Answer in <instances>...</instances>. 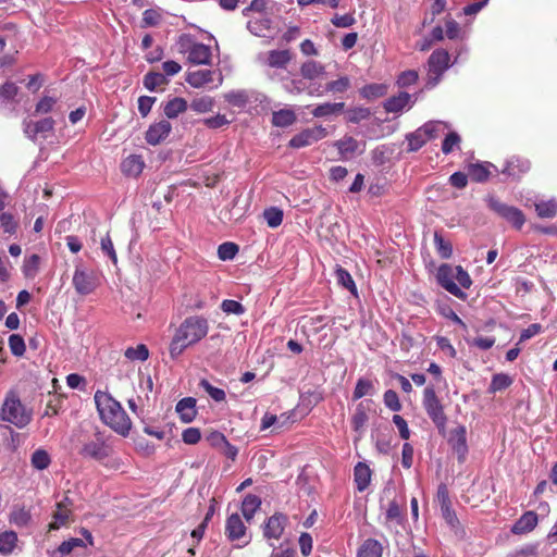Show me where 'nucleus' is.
<instances>
[{"instance_id":"nucleus-1","label":"nucleus","mask_w":557,"mask_h":557,"mask_svg":"<svg viewBox=\"0 0 557 557\" xmlns=\"http://www.w3.org/2000/svg\"><path fill=\"white\" fill-rule=\"evenodd\" d=\"M209 332V322L202 315L187 317L176 329L170 344V356L172 359L178 358L184 350L207 336Z\"/></svg>"},{"instance_id":"nucleus-2","label":"nucleus","mask_w":557,"mask_h":557,"mask_svg":"<svg viewBox=\"0 0 557 557\" xmlns=\"http://www.w3.org/2000/svg\"><path fill=\"white\" fill-rule=\"evenodd\" d=\"M101 421L122 436L128 435L132 422L122 405L109 392L97 391L94 395Z\"/></svg>"},{"instance_id":"nucleus-3","label":"nucleus","mask_w":557,"mask_h":557,"mask_svg":"<svg viewBox=\"0 0 557 557\" xmlns=\"http://www.w3.org/2000/svg\"><path fill=\"white\" fill-rule=\"evenodd\" d=\"M0 420L23 429L32 421V411L22 404L15 392H9L0 409Z\"/></svg>"},{"instance_id":"nucleus-4","label":"nucleus","mask_w":557,"mask_h":557,"mask_svg":"<svg viewBox=\"0 0 557 557\" xmlns=\"http://www.w3.org/2000/svg\"><path fill=\"white\" fill-rule=\"evenodd\" d=\"M450 55L445 49H435L428 60V79L425 87L434 88L442 79L444 73L453 65Z\"/></svg>"},{"instance_id":"nucleus-5","label":"nucleus","mask_w":557,"mask_h":557,"mask_svg":"<svg viewBox=\"0 0 557 557\" xmlns=\"http://www.w3.org/2000/svg\"><path fill=\"white\" fill-rule=\"evenodd\" d=\"M422 406L437 430L441 433L444 432L447 424V417L444 411V406L437 397L433 385H429L424 388Z\"/></svg>"},{"instance_id":"nucleus-6","label":"nucleus","mask_w":557,"mask_h":557,"mask_svg":"<svg viewBox=\"0 0 557 557\" xmlns=\"http://www.w3.org/2000/svg\"><path fill=\"white\" fill-rule=\"evenodd\" d=\"M72 284L78 295H89L100 285V274L92 269L78 264L75 267Z\"/></svg>"},{"instance_id":"nucleus-7","label":"nucleus","mask_w":557,"mask_h":557,"mask_svg":"<svg viewBox=\"0 0 557 557\" xmlns=\"http://www.w3.org/2000/svg\"><path fill=\"white\" fill-rule=\"evenodd\" d=\"M487 206L517 230H520L525 223L524 213L517 207L504 203L495 197L487 199Z\"/></svg>"},{"instance_id":"nucleus-8","label":"nucleus","mask_w":557,"mask_h":557,"mask_svg":"<svg viewBox=\"0 0 557 557\" xmlns=\"http://www.w3.org/2000/svg\"><path fill=\"white\" fill-rule=\"evenodd\" d=\"M82 535L85 537V541L77 537L63 541L59 547L50 554L51 557H64L70 554H72L73 557H85V553H79L78 550H85L87 544L92 545L94 537L91 533L86 529H82Z\"/></svg>"},{"instance_id":"nucleus-9","label":"nucleus","mask_w":557,"mask_h":557,"mask_svg":"<svg viewBox=\"0 0 557 557\" xmlns=\"http://www.w3.org/2000/svg\"><path fill=\"white\" fill-rule=\"evenodd\" d=\"M329 135V132L322 125H315L313 127H308L302 129L301 132L294 135L288 146L294 149H300L308 146H311L314 143H318L321 139H324Z\"/></svg>"},{"instance_id":"nucleus-10","label":"nucleus","mask_w":557,"mask_h":557,"mask_svg":"<svg viewBox=\"0 0 557 557\" xmlns=\"http://www.w3.org/2000/svg\"><path fill=\"white\" fill-rule=\"evenodd\" d=\"M456 270L448 263L438 267L436 281L441 287L459 299H466L467 294L455 283Z\"/></svg>"},{"instance_id":"nucleus-11","label":"nucleus","mask_w":557,"mask_h":557,"mask_svg":"<svg viewBox=\"0 0 557 557\" xmlns=\"http://www.w3.org/2000/svg\"><path fill=\"white\" fill-rule=\"evenodd\" d=\"M216 77L215 88L223 84V75L220 71L212 70H197L189 71L186 74L185 81L194 88H203L210 83L214 82Z\"/></svg>"},{"instance_id":"nucleus-12","label":"nucleus","mask_w":557,"mask_h":557,"mask_svg":"<svg viewBox=\"0 0 557 557\" xmlns=\"http://www.w3.org/2000/svg\"><path fill=\"white\" fill-rule=\"evenodd\" d=\"M111 453L110 446L104 442L99 434L95 438L86 442L79 450V454L85 458L95 460H103L109 457Z\"/></svg>"},{"instance_id":"nucleus-13","label":"nucleus","mask_w":557,"mask_h":557,"mask_svg":"<svg viewBox=\"0 0 557 557\" xmlns=\"http://www.w3.org/2000/svg\"><path fill=\"white\" fill-rule=\"evenodd\" d=\"M448 444L457 455L458 461L463 462L468 454L467 430L463 425H458L451 430Z\"/></svg>"},{"instance_id":"nucleus-14","label":"nucleus","mask_w":557,"mask_h":557,"mask_svg":"<svg viewBox=\"0 0 557 557\" xmlns=\"http://www.w3.org/2000/svg\"><path fill=\"white\" fill-rule=\"evenodd\" d=\"M288 523V517L282 512H276L271 516L264 523L263 536L268 540H278L286 525Z\"/></svg>"},{"instance_id":"nucleus-15","label":"nucleus","mask_w":557,"mask_h":557,"mask_svg":"<svg viewBox=\"0 0 557 557\" xmlns=\"http://www.w3.org/2000/svg\"><path fill=\"white\" fill-rule=\"evenodd\" d=\"M230 106L244 109L248 103L257 101V92L252 89H232L223 95Z\"/></svg>"},{"instance_id":"nucleus-16","label":"nucleus","mask_w":557,"mask_h":557,"mask_svg":"<svg viewBox=\"0 0 557 557\" xmlns=\"http://www.w3.org/2000/svg\"><path fill=\"white\" fill-rule=\"evenodd\" d=\"M292 57L288 50H271L268 53H260L258 61L269 67L285 69Z\"/></svg>"},{"instance_id":"nucleus-17","label":"nucleus","mask_w":557,"mask_h":557,"mask_svg":"<svg viewBox=\"0 0 557 557\" xmlns=\"http://www.w3.org/2000/svg\"><path fill=\"white\" fill-rule=\"evenodd\" d=\"M172 125L166 120L151 124L146 132L145 139L149 145L156 146L163 141L171 133Z\"/></svg>"},{"instance_id":"nucleus-18","label":"nucleus","mask_w":557,"mask_h":557,"mask_svg":"<svg viewBox=\"0 0 557 557\" xmlns=\"http://www.w3.org/2000/svg\"><path fill=\"white\" fill-rule=\"evenodd\" d=\"M470 178L476 183H484L495 172H498L496 165L491 162H475L467 166Z\"/></svg>"},{"instance_id":"nucleus-19","label":"nucleus","mask_w":557,"mask_h":557,"mask_svg":"<svg viewBox=\"0 0 557 557\" xmlns=\"http://www.w3.org/2000/svg\"><path fill=\"white\" fill-rule=\"evenodd\" d=\"M248 30L257 37H272V20L267 15L251 17L247 22Z\"/></svg>"},{"instance_id":"nucleus-20","label":"nucleus","mask_w":557,"mask_h":557,"mask_svg":"<svg viewBox=\"0 0 557 557\" xmlns=\"http://www.w3.org/2000/svg\"><path fill=\"white\" fill-rule=\"evenodd\" d=\"M530 161L520 157H511L506 161L502 173L511 178H519L530 170Z\"/></svg>"},{"instance_id":"nucleus-21","label":"nucleus","mask_w":557,"mask_h":557,"mask_svg":"<svg viewBox=\"0 0 557 557\" xmlns=\"http://www.w3.org/2000/svg\"><path fill=\"white\" fill-rule=\"evenodd\" d=\"M413 103L414 100H412L411 95L405 91H400L398 95L386 99L383 107L384 110L388 113H399L405 108H411Z\"/></svg>"},{"instance_id":"nucleus-22","label":"nucleus","mask_w":557,"mask_h":557,"mask_svg":"<svg viewBox=\"0 0 557 557\" xmlns=\"http://www.w3.org/2000/svg\"><path fill=\"white\" fill-rule=\"evenodd\" d=\"M211 57V48L200 42L193 45L188 53L189 62L197 65L210 64Z\"/></svg>"},{"instance_id":"nucleus-23","label":"nucleus","mask_w":557,"mask_h":557,"mask_svg":"<svg viewBox=\"0 0 557 557\" xmlns=\"http://www.w3.org/2000/svg\"><path fill=\"white\" fill-rule=\"evenodd\" d=\"M225 533L231 541L240 540L246 534V525L238 513H232L225 525Z\"/></svg>"},{"instance_id":"nucleus-24","label":"nucleus","mask_w":557,"mask_h":557,"mask_svg":"<svg viewBox=\"0 0 557 557\" xmlns=\"http://www.w3.org/2000/svg\"><path fill=\"white\" fill-rule=\"evenodd\" d=\"M372 470L366 462H357L354 467V482L359 492L368 488L371 482Z\"/></svg>"},{"instance_id":"nucleus-25","label":"nucleus","mask_w":557,"mask_h":557,"mask_svg":"<svg viewBox=\"0 0 557 557\" xmlns=\"http://www.w3.org/2000/svg\"><path fill=\"white\" fill-rule=\"evenodd\" d=\"M176 412L184 423H190L196 414V399L194 397H185L176 404Z\"/></svg>"},{"instance_id":"nucleus-26","label":"nucleus","mask_w":557,"mask_h":557,"mask_svg":"<svg viewBox=\"0 0 557 557\" xmlns=\"http://www.w3.org/2000/svg\"><path fill=\"white\" fill-rule=\"evenodd\" d=\"M537 515L534 511L524 512L512 525L513 534H524L531 532L537 524Z\"/></svg>"},{"instance_id":"nucleus-27","label":"nucleus","mask_w":557,"mask_h":557,"mask_svg":"<svg viewBox=\"0 0 557 557\" xmlns=\"http://www.w3.org/2000/svg\"><path fill=\"white\" fill-rule=\"evenodd\" d=\"M121 168L125 175L136 177L143 172L145 163L140 156L131 154L123 160Z\"/></svg>"},{"instance_id":"nucleus-28","label":"nucleus","mask_w":557,"mask_h":557,"mask_svg":"<svg viewBox=\"0 0 557 557\" xmlns=\"http://www.w3.org/2000/svg\"><path fill=\"white\" fill-rule=\"evenodd\" d=\"M345 103L344 102H324L321 104H318L312 110V115L314 117H330L333 115H338L344 111Z\"/></svg>"},{"instance_id":"nucleus-29","label":"nucleus","mask_w":557,"mask_h":557,"mask_svg":"<svg viewBox=\"0 0 557 557\" xmlns=\"http://www.w3.org/2000/svg\"><path fill=\"white\" fill-rule=\"evenodd\" d=\"M535 212L541 219H554L557 215V199L539 200L534 202Z\"/></svg>"},{"instance_id":"nucleus-30","label":"nucleus","mask_w":557,"mask_h":557,"mask_svg":"<svg viewBox=\"0 0 557 557\" xmlns=\"http://www.w3.org/2000/svg\"><path fill=\"white\" fill-rule=\"evenodd\" d=\"M334 146L337 148L341 157L347 159L357 152L359 143L351 136H344L342 139L336 140Z\"/></svg>"},{"instance_id":"nucleus-31","label":"nucleus","mask_w":557,"mask_h":557,"mask_svg":"<svg viewBox=\"0 0 557 557\" xmlns=\"http://www.w3.org/2000/svg\"><path fill=\"white\" fill-rule=\"evenodd\" d=\"M376 388L374 382L367 377L358 379L355 389L352 392V400H358L366 396H374Z\"/></svg>"},{"instance_id":"nucleus-32","label":"nucleus","mask_w":557,"mask_h":557,"mask_svg":"<svg viewBox=\"0 0 557 557\" xmlns=\"http://www.w3.org/2000/svg\"><path fill=\"white\" fill-rule=\"evenodd\" d=\"M187 108L188 104L184 98L175 97L164 104L163 112L168 119H175L181 113L185 112Z\"/></svg>"},{"instance_id":"nucleus-33","label":"nucleus","mask_w":557,"mask_h":557,"mask_svg":"<svg viewBox=\"0 0 557 557\" xmlns=\"http://www.w3.org/2000/svg\"><path fill=\"white\" fill-rule=\"evenodd\" d=\"M324 72V65L313 60L306 61L300 67L302 78L309 81L320 77Z\"/></svg>"},{"instance_id":"nucleus-34","label":"nucleus","mask_w":557,"mask_h":557,"mask_svg":"<svg viewBox=\"0 0 557 557\" xmlns=\"http://www.w3.org/2000/svg\"><path fill=\"white\" fill-rule=\"evenodd\" d=\"M387 90H388V86L386 84L373 83V84H368V85L363 86L359 90V92L362 98H364L367 100H374V99L385 96L387 94Z\"/></svg>"},{"instance_id":"nucleus-35","label":"nucleus","mask_w":557,"mask_h":557,"mask_svg":"<svg viewBox=\"0 0 557 557\" xmlns=\"http://www.w3.org/2000/svg\"><path fill=\"white\" fill-rule=\"evenodd\" d=\"M261 506V499L257 495L248 494L242 503V513L247 521H250Z\"/></svg>"},{"instance_id":"nucleus-36","label":"nucleus","mask_w":557,"mask_h":557,"mask_svg":"<svg viewBox=\"0 0 557 557\" xmlns=\"http://www.w3.org/2000/svg\"><path fill=\"white\" fill-rule=\"evenodd\" d=\"M382 545L374 539H368L360 546L358 557H382Z\"/></svg>"},{"instance_id":"nucleus-37","label":"nucleus","mask_w":557,"mask_h":557,"mask_svg":"<svg viewBox=\"0 0 557 557\" xmlns=\"http://www.w3.org/2000/svg\"><path fill=\"white\" fill-rule=\"evenodd\" d=\"M296 121V114L289 109H282L273 113L272 124L277 127H288Z\"/></svg>"},{"instance_id":"nucleus-38","label":"nucleus","mask_w":557,"mask_h":557,"mask_svg":"<svg viewBox=\"0 0 557 557\" xmlns=\"http://www.w3.org/2000/svg\"><path fill=\"white\" fill-rule=\"evenodd\" d=\"M169 79L163 73L149 72L144 76L143 85L149 91H154L158 87L166 85Z\"/></svg>"},{"instance_id":"nucleus-39","label":"nucleus","mask_w":557,"mask_h":557,"mask_svg":"<svg viewBox=\"0 0 557 557\" xmlns=\"http://www.w3.org/2000/svg\"><path fill=\"white\" fill-rule=\"evenodd\" d=\"M434 246L437 255L442 259H450L453 256V245L449 240L445 239L440 232L434 233Z\"/></svg>"},{"instance_id":"nucleus-40","label":"nucleus","mask_w":557,"mask_h":557,"mask_svg":"<svg viewBox=\"0 0 557 557\" xmlns=\"http://www.w3.org/2000/svg\"><path fill=\"white\" fill-rule=\"evenodd\" d=\"M30 463L36 470H46L51 463L50 455L47 450L38 448L32 454Z\"/></svg>"},{"instance_id":"nucleus-41","label":"nucleus","mask_w":557,"mask_h":557,"mask_svg":"<svg viewBox=\"0 0 557 557\" xmlns=\"http://www.w3.org/2000/svg\"><path fill=\"white\" fill-rule=\"evenodd\" d=\"M368 422V414H367V408L364 406V403H359L356 406L355 412L351 418V425L354 431L361 432Z\"/></svg>"},{"instance_id":"nucleus-42","label":"nucleus","mask_w":557,"mask_h":557,"mask_svg":"<svg viewBox=\"0 0 557 557\" xmlns=\"http://www.w3.org/2000/svg\"><path fill=\"white\" fill-rule=\"evenodd\" d=\"M406 140L408 141L407 150L410 152H414L421 149L429 139L419 127L414 132L407 134Z\"/></svg>"},{"instance_id":"nucleus-43","label":"nucleus","mask_w":557,"mask_h":557,"mask_svg":"<svg viewBox=\"0 0 557 557\" xmlns=\"http://www.w3.org/2000/svg\"><path fill=\"white\" fill-rule=\"evenodd\" d=\"M17 535L14 531H5L0 534V554L8 555L16 546Z\"/></svg>"},{"instance_id":"nucleus-44","label":"nucleus","mask_w":557,"mask_h":557,"mask_svg":"<svg viewBox=\"0 0 557 557\" xmlns=\"http://www.w3.org/2000/svg\"><path fill=\"white\" fill-rule=\"evenodd\" d=\"M189 107L196 113H207L212 111L214 107V99L210 96L195 98L190 102Z\"/></svg>"},{"instance_id":"nucleus-45","label":"nucleus","mask_w":557,"mask_h":557,"mask_svg":"<svg viewBox=\"0 0 557 557\" xmlns=\"http://www.w3.org/2000/svg\"><path fill=\"white\" fill-rule=\"evenodd\" d=\"M512 384V379L505 373L494 374L488 386L490 393H496L506 389Z\"/></svg>"},{"instance_id":"nucleus-46","label":"nucleus","mask_w":557,"mask_h":557,"mask_svg":"<svg viewBox=\"0 0 557 557\" xmlns=\"http://www.w3.org/2000/svg\"><path fill=\"white\" fill-rule=\"evenodd\" d=\"M371 111L366 107H355L346 111V119L349 123L358 124L361 121L369 119Z\"/></svg>"},{"instance_id":"nucleus-47","label":"nucleus","mask_w":557,"mask_h":557,"mask_svg":"<svg viewBox=\"0 0 557 557\" xmlns=\"http://www.w3.org/2000/svg\"><path fill=\"white\" fill-rule=\"evenodd\" d=\"M124 356L132 361H146L149 357V350L146 345L139 344L136 347H128Z\"/></svg>"},{"instance_id":"nucleus-48","label":"nucleus","mask_w":557,"mask_h":557,"mask_svg":"<svg viewBox=\"0 0 557 557\" xmlns=\"http://www.w3.org/2000/svg\"><path fill=\"white\" fill-rule=\"evenodd\" d=\"M264 220L271 228L280 226L283 222V211L277 207H271L263 212Z\"/></svg>"},{"instance_id":"nucleus-49","label":"nucleus","mask_w":557,"mask_h":557,"mask_svg":"<svg viewBox=\"0 0 557 557\" xmlns=\"http://www.w3.org/2000/svg\"><path fill=\"white\" fill-rule=\"evenodd\" d=\"M447 125L442 121H430L424 123L420 129L430 140L432 138L437 137V135L446 128Z\"/></svg>"},{"instance_id":"nucleus-50","label":"nucleus","mask_w":557,"mask_h":557,"mask_svg":"<svg viewBox=\"0 0 557 557\" xmlns=\"http://www.w3.org/2000/svg\"><path fill=\"white\" fill-rule=\"evenodd\" d=\"M40 258L38 255H32L24 260L23 274L26 277L33 278L39 270Z\"/></svg>"},{"instance_id":"nucleus-51","label":"nucleus","mask_w":557,"mask_h":557,"mask_svg":"<svg viewBox=\"0 0 557 557\" xmlns=\"http://www.w3.org/2000/svg\"><path fill=\"white\" fill-rule=\"evenodd\" d=\"M238 252V246L232 242H225L218 248V257L222 261L233 260Z\"/></svg>"},{"instance_id":"nucleus-52","label":"nucleus","mask_w":557,"mask_h":557,"mask_svg":"<svg viewBox=\"0 0 557 557\" xmlns=\"http://www.w3.org/2000/svg\"><path fill=\"white\" fill-rule=\"evenodd\" d=\"M0 228H2L5 234L13 235L17 230V221L11 213L2 211L0 212Z\"/></svg>"},{"instance_id":"nucleus-53","label":"nucleus","mask_w":557,"mask_h":557,"mask_svg":"<svg viewBox=\"0 0 557 557\" xmlns=\"http://www.w3.org/2000/svg\"><path fill=\"white\" fill-rule=\"evenodd\" d=\"M9 347L13 356L22 357L25 354L26 346L24 338L20 334H12L9 337Z\"/></svg>"},{"instance_id":"nucleus-54","label":"nucleus","mask_w":557,"mask_h":557,"mask_svg":"<svg viewBox=\"0 0 557 557\" xmlns=\"http://www.w3.org/2000/svg\"><path fill=\"white\" fill-rule=\"evenodd\" d=\"M199 386L208 393V395L214 400V401H223L226 398V394L222 388L215 387L212 384H210L207 380H201L199 383Z\"/></svg>"},{"instance_id":"nucleus-55","label":"nucleus","mask_w":557,"mask_h":557,"mask_svg":"<svg viewBox=\"0 0 557 557\" xmlns=\"http://www.w3.org/2000/svg\"><path fill=\"white\" fill-rule=\"evenodd\" d=\"M419 75L418 72L414 70H407L401 72L397 79L396 84L400 88H406L414 85L418 82Z\"/></svg>"},{"instance_id":"nucleus-56","label":"nucleus","mask_w":557,"mask_h":557,"mask_svg":"<svg viewBox=\"0 0 557 557\" xmlns=\"http://www.w3.org/2000/svg\"><path fill=\"white\" fill-rule=\"evenodd\" d=\"M460 141L461 138L456 132L448 133L442 143V152L444 154L451 153L455 148H459Z\"/></svg>"},{"instance_id":"nucleus-57","label":"nucleus","mask_w":557,"mask_h":557,"mask_svg":"<svg viewBox=\"0 0 557 557\" xmlns=\"http://www.w3.org/2000/svg\"><path fill=\"white\" fill-rule=\"evenodd\" d=\"M383 403L386 408H388L389 410L395 411V412L400 411L403 408L399 397L394 389H387L384 393Z\"/></svg>"},{"instance_id":"nucleus-58","label":"nucleus","mask_w":557,"mask_h":557,"mask_svg":"<svg viewBox=\"0 0 557 557\" xmlns=\"http://www.w3.org/2000/svg\"><path fill=\"white\" fill-rule=\"evenodd\" d=\"M283 87L287 92L299 95L306 91L307 84L304 78L284 79Z\"/></svg>"},{"instance_id":"nucleus-59","label":"nucleus","mask_w":557,"mask_h":557,"mask_svg":"<svg viewBox=\"0 0 557 557\" xmlns=\"http://www.w3.org/2000/svg\"><path fill=\"white\" fill-rule=\"evenodd\" d=\"M336 277H337L338 283L342 286H344L345 288H347L348 290H350L354 294L357 293L356 284L351 277L350 273L347 270H345L343 268H338L336 270Z\"/></svg>"},{"instance_id":"nucleus-60","label":"nucleus","mask_w":557,"mask_h":557,"mask_svg":"<svg viewBox=\"0 0 557 557\" xmlns=\"http://www.w3.org/2000/svg\"><path fill=\"white\" fill-rule=\"evenodd\" d=\"M350 87V79L347 76H342L336 81L326 84L327 92L343 94Z\"/></svg>"},{"instance_id":"nucleus-61","label":"nucleus","mask_w":557,"mask_h":557,"mask_svg":"<svg viewBox=\"0 0 557 557\" xmlns=\"http://www.w3.org/2000/svg\"><path fill=\"white\" fill-rule=\"evenodd\" d=\"M161 14L153 9H147L143 12L141 27H153L160 24Z\"/></svg>"},{"instance_id":"nucleus-62","label":"nucleus","mask_w":557,"mask_h":557,"mask_svg":"<svg viewBox=\"0 0 557 557\" xmlns=\"http://www.w3.org/2000/svg\"><path fill=\"white\" fill-rule=\"evenodd\" d=\"M70 513H71V509L57 508V510L53 513V520L49 524V529L58 530L61 527H63L67 522Z\"/></svg>"},{"instance_id":"nucleus-63","label":"nucleus","mask_w":557,"mask_h":557,"mask_svg":"<svg viewBox=\"0 0 557 557\" xmlns=\"http://www.w3.org/2000/svg\"><path fill=\"white\" fill-rule=\"evenodd\" d=\"M221 309L227 314L240 315L245 312L244 306L239 301L233 299L223 300L221 304Z\"/></svg>"},{"instance_id":"nucleus-64","label":"nucleus","mask_w":557,"mask_h":557,"mask_svg":"<svg viewBox=\"0 0 557 557\" xmlns=\"http://www.w3.org/2000/svg\"><path fill=\"white\" fill-rule=\"evenodd\" d=\"M30 521V513L25 508L15 509L11 515V522L17 527H26Z\"/></svg>"}]
</instances>
